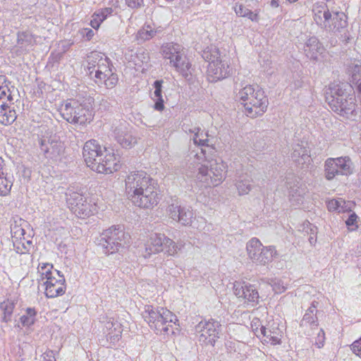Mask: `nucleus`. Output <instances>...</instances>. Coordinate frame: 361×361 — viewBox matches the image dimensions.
<instances>
[{
  "instance_id": "23",
  "label": "nucleus",
  "mask_w": 361,
  "mask_h": 361,
  "mask_svg": "<svg viewBox=\"0 0 361 361\" xmlns=\"http://www.w3.org/2000/svg\"><path fill=\"white\" fill-rule=\"evenodd\" d=\"M114 133L117 142L124 148H131L137 143V137L122 123L114 129Z\"/></svg>"
},
{
  "instance_id": "55",
  "label": "nucleus",
  "mask_w": 361,
  "mask_h": 361,
  "mask_svg": "<svg viewBox=\"0 0 361 361\" xmlns=\"http://www.w3.org/2000/svg\"><path fill=\"white\" fill-rule=\"evenodd\" d=\"M323 18L324 19V27L329 29V25H327V23L331 18V13H330L329 9L324 11Z\"/></svg>"
},
{
  "instance_id": "22",
  "label": "nucleus",
  "mask_w": 361,
  "mask_h": 361,
  "mask_svg": "<svg viewBox=\"0 0 361 361\" xmlns=\"http://www.w3.org/2000/svg\"><path fill=\"white\" fill-rule=\"evenodd\" d=\"M230 68L226 59L208 65L207 78L209 82H215L229 75Z\"/></svg>"
},
{
  "instance_id": "2",
  "label": "nucleus",
  "mask_w": 361,
  "mask_h": 361,
  "mask_svg": "<svg viewBox=\"0 0 361 361\" xmlns=\"http://www.w3.org/2000/svg\"><path fill=\"white\" fill-rule=\"evenodd\" d=\"M325 98L331 109L337 114L347 118L357 115L355 96L349 83L331 82L326 90Z\"/></svg>"
},
{
  "instance_id": "11",
  "label": "nucleus",
  "mask_w": 361,
  "mask_h": 361,
  "mask_svg": "<svg viewBox=\"0 0 361 361\" xmlns=\"http://www.w3.org/2000/svg\"><path fill=\"white\" fill-rule=\"evenodd\" d=\"M352 161L348 157L328 158L324 162V177L328 180H333L336 176H348L353 173Z\"/></svg>"
},
{
  "instance_id": "24",
  "label": "nucleus",
  "mask_w": 361,
  "mask_h": 361,
  "mask_svg": "<svg viewBox=\"0 0 361 361\" xmlns=\"http://www.w3.org/2000/svg\"><path fill=\"white\" fill-rule=\"evenodd\" d=\"M260 334L262 335L264 342L270 343L272 345L279 344L282 337V331L279 328V324L274 322L269 327L262 325Z\"/></svg>"
},
{
  "instance_id": "56",
  "label": "nucleus",
  "mask_w": 361,
  "mask_h": 361,
  "mask_svg": "<svg viewBox=\"0 0 361 361\" xmlns=\"http://www.w3.org/2000/svg\"><path fill=\"white\" fill-rule=\"evenodd\" d=\"M69 47H70V44H68L66 46H63V52H62V53H59V54H56V56H53V54H51V56L52 57L53 60H54V61H60V60H61V58H62V56H63V54L64 52H66V51L68 50V49L69 48Z\"/></svg>"
},
{
  "instance_id": "32",
  "label": "nucleus",
  "mask_w": 361,
  "mask_h": 361,
  "mask_svg": "<svg viewBox=\"0 0 361 361\" xmlns=\"http://www.w3.org/2000/svg\"><path fill=\"white\" fill-rule=\"evenodd\" d=\"M319 302L314 300L310 307L307 310L305 315L303 316L302 324L301 325H303L304 323L309 324L312 326H317L318 322H317V307Z\"/></svg>"
},
{
  "instance_id": "59",
  "label": "nucleus",
  "mask_w": 361,
  "mask_h": 361,
  "mask_svg": "<svg viewBox=\"0 0 361 361\" xmlns=\"http://www.w3.org/2000/svg\"><path fill=\"white\" fill-rule=\"evenodd\" d=\"M197 129H200V128H198V127H197V128L195 127V128H194L193 129H191V128L188 129L187 126H185V130L186 132H188H188H189V133H194V135H195V132H197Z\"/></svg>"
},
{
  "instance_id": "60",
  "label": "nucleus",
  "mask_w": 361,
  "mask_h": 361,
  "mask_svg": "<svg viewBox=\"0 0 361 361\" xmlns=\"http://www.w3.org/2000/svg\"><path fill=\"white\" fill-rule=\"evenodd\" d=\"M93 35H94L93 31L90 29L87 30V31L86 32V36H87V39H90Z\"/></svg>"
},
{
  "instance_id": "61",
  "label": "nucleus",
  "mask_w": 361,
  "mask_h": 361,
  "mask_svg": "<svg viewBox=\"0 0 361 361\" xmlns=\"http://www.w3.org/2000/svg\"><path fill=\"white\" fill-rule=\"evenodd\" d=\"M253 331L257 337L260 336V329H258V327H256L255 329H253Z\"/></svg>"
},
{
  "instance_id": "47",
  "label": "nucleus",
  "mask_w": 361,
  "mask_h": 361,
  "mask_svg": "<svg viewBox=\"0 0 361 361\" xmlns=\"http://www.w3.org/2000/svg\"><path fill=\"white\" fill-rule=\"evenodd\" d=\"M341 203H344V201L341 199L338 200H331L328 202L327 208L330 212L336 211L341 207Z\"/></svg>"
},
{
  "instance_id": "15",
  "label": "nucleus",
  "mask_w": 361,
  "mask_h": 361,
  "mask_svg": "<svg viewBox=\"0 0 361 361\" xmlns=\"http://www.w3.org/2000/svg\"><path fill=\"white\" fill-rule=\"evenodd\" d=\"M166 212L169 218L180 223L183 226H189L192 224L193 212L190 207L181 206L177 200H171L169 204Z\"/></svg>"
},
{
  "instance_id": "18",
  "label": "nucleus",
  "mask_w": 361,
  "mask_h": 361,
  "mask_svg": "<svg viewBox=\"0 0 361 361\" xmlns=\"http://www.w3.org/2000/svg\"><path fill=\"white\" fill-rule=\"evenodd\" d=\"M233 293L238 298H243L245 302L250 303L252 306L258 304L259 295L253 285L245 282L235 281L233 283Z\"/></svg>"
},
{
  "instance_id": "51",
  "label": "nucleus",
  "mask_w": 361,
  "mask_h": 361,
  "mask_svg": "<svg viewBox=\"0 0 361 361\" xmlns=\"http://www.w3.org/2000/svg\"><path fill=\"white\" fill-rule=\"evenodd\" d=\"M351 350L356 355L361 358V338L353 343Z\"/></svg>"
},
{
  "instance_id": "43",
  "label": "nucleus",
  "mask_w": 361,
  "mask_h": 361,
  "mask_svg": "<svg viewBox=\"0 0 361 361\" xmlns=\"http://www.w3.org/2000/svg\"><path fill=\"white\" fill-rule=\"evenodd\" d=\"M118 82V76L114 73L111 72L109 76H107L104 79L103 83L105 85L106 88L111 89L116 86Z\"/></svg>"
},
{
  "instance_id": "52",
  "label": "nucleus",
  "mask_w": 361,
  "mask_h": 361,
  "mask_svg": "<svg viewBox=\"0 0 361 361\" xmlns=\"http://www.w3.org/2000/svg\"><path fill=\"white\" fill-rule=\"evenodd\" d=\"M325 341V333L322 329L319 330V332L317 334L316 338L315 344L317 345L319 348L324 346Z\"/></svg>"
},
{
  "instance_id": "64",
  "label": "nucleus",
  "mask_w": 361,
  "mask_h": 361,
  "mask_svg": "<svg viewBox=\"0 0 361 361\" xmlns=\"http://www.w3.org/2000/svg\"><path fill=\"white\" fill-rule=\"evenodd\" d=\"M259 322V319H257L256 322L255 320H253L252 326L253 327L254 326H256L257 324H258Z\"/></svg>"
},
{
  "instance_id": "50",
  "label": "nucleus",
  "mask_w": 361,
  "mask_h": 361,
  "mask_svg": "<svg viewBox=\"0 0 361 361\" xmlns=\"http://www.w3.org/2000/svg\"><path fill=\"white\" fill-rule=\"evenodd\" d=\"M126 5L133 9L141 8L144 6L143 0H125Z\"/></svg>"
},
{
  "instance_id": "44",
  "label": "nucleus",
  "mask_w": 361,
  "mask_h": 361,
  "mask_svg": "<svg viewBox=\"0 0 361 361\" xmlns=\"http://www.w3.org/2000/svg\"><path fill=\"white\" fill-rule=\"evenodd\" d=\"M358 216L355 213H352L349 215L348 219L345 221V224L350 231H355L357 228V219Z\"/></svg>"
},
{
  "instance_id": "38",
  "label": "nucleus",
  "mask_w": 361,
  "mask_h": 361,
  "mask_svg": "<svg viewBox=\"0 0 361 361\" xmlns=\"http://www.w3.org/2000/svg\"><path fill=\"white\" fill-rule=\"evenodd\" d=\"M346 16L343 12H336L333 18V27L329 25V30L339 31L341 28L345 27L347 25Z\"/></svg>"
},
{
  "instance_id": "17",
  "label": "nucleus",
  "mask_w": 361,
  "mask_h": 361,
  "mask_svg": "<svg viewBox=\"0 0 361 361\" xmlns=\"http://www.w3.org/2000/svg\"><path fill=\"white\" fill-rule=\"evenodd\" d=\"M221 324L214 319L202 321L196 326V330L201 333V339L207 344L214 345L216 338L219 337Z\"/></svg>"
},
{
  "instance_id": "48",
  "label": "nucleus",
  "mask_w": 361,
  "mask_h": 361,
  "mask_svg": "<svg viewBox=\"0 0 361 361\" xmlns=\"http://www.w3.org/2000/svg\"><path fill=\"white\" fill-rule=\"evenodd\" d=\"M313 11L314 13V20L316 22L317 25H321L322 23V18H323V11L322 10L321 6H317L316 8L313 9Z\"/></svg>"
},
{
  "instance_id": "42",
  "label": "nucleus",
  "mask_w": 361,
  "mask_h": 361,
  "mask_svg": "<svg viewBox=\"0 0 361 361\" xmlns=\"http://www.w3.org/2000/svg\"><path fill=\"white\" fill-rule=\"evenodd\" d=\"M317 227L311 224L310 222H307L306 224H304V231L307 232V233H309L310 232L308 240L311 245L315 244L317 241Z\"/></svg>"
},
{
  "instance_id": "3",
  "label": "nucleus",
  "mask_w": 361,
  "mask_h": 361,
  "mask_svg": "<svg viewBox=\"0 0 361 361\" xmlns=\"http://www.w3.org/2000/svg\"><path fill=\"white\" fill-rule=\"evenodd\" d=\"M236 99L245 107L246 116L255 118L262 115L267 109L269 102L264 91L258 86L246 85L236 94Z\"/></svg>"
},
{
  "instance_id": "53",
  "label": "nucleus",
  "mask_w": 361,
  "mask_h": 361,
  "mask_svg": "<svg viewBox=\"0 0 361 361\" xmlns=\"http://www.w3.org/2000/svg\"><path fill=\"white\" fill-rule=\"evenodd\" d=\"M92 18V19L90 21V25L93 28L97 29L103 20L100 18V17L95 16V12L93 13Z\"/></svg>"
},
{
  "instance_id": "5",
  "label": "nucleus",
  "mask_w": 361,
  "mask_h": 361,
  "mask_svg": "<svg viewBox=\"0 0 361 361\" xmlns=\"http://www.w3.org/2000/svg\"><path fill=\"white\" fill-rule=\"evenodd\" d=\"M92 97L84 98L81 101L73 100L66 103L61 109L62 117L69 123L80 125L90 123L94 116Z\"/></svg>"
},
{
  "instance_id": "54",
  "label": "nucleus",
  "mask_w": 361,
  "mask_h": 361,
  "mask_svg": "<svg viewBox=\"0 0 361 361\" xmlns=\"http://www.w3.org/2000/svg\"><path fill=\"white\" fill-rule=\"evenodd\" d=\"M43 361H56L53 350H47L42 355Z\"/></svg>"
},
{
  "instance_id": "16",
  "label": "nucleus",
  "mask_w": 361,
  "mask_h": 361,
  "mask_svg": "<svg viewBox=\"0 0 361 361\" xmlns=\"http://www.w3.org/2000/svg\"><path fill=\"white\" fill-rule=\"evenodd\" d=\"M66 202L71 212L80 218H84L90 213L86 198L78 192L69 190L66 193Z\"/></svg>"
},
{
  "instance_id": "62",
  "label": "nucleus",
  "mask_w": 361,
  "mask_h": 361,
  "mask_svg": "<svg viewBox=\"0 0 361 361\" xmlns=\"http://www.w3.org/2000/svg\"><path fill=\"white\" fill-rule=\"evenodd\" d=\"M4 161L2 159H0V172L1 171H5L4 169Z\"/></svg>"
},
{
  "instance_id": "27",
  "label": "nucleus",
  "mask_w": 361,
  "mask_h": 361,
  "mask_svg": "<svg viewBox=\"0 0 361 361\" xmlns=\"http://www.w3.org/2000/svg\"><path fill=\"white\" fill-rule=\"evenodd\" d=\"M324 48L316 37H310L305 43L304 51L306 56L311 59H317L318 54H321Z\"/></svg>"
},
{
  "instance_id": "1",
  "label": "nucleus",
  "mask_w": 361,
  "mask_h": 361,
  "mask_svg": "<svg viewBox=\"0 0 361 361\" xmlns=\"http://www.w3.org/2000/svg\"><path fill=\"white\" fill-rule=\"evenodd\" d=\"M128 198L136 207L150 209L159 201L158 185L145 171H133L125 180Z\"/></svg>"
},
{
  "instance_id": "28",
  "label": "nucleus",
  "mask_w": 361,
  "mask_h": 361,
  "mask_svg": "<svg viewBox=\"0 0 361 361\" xmlns=\"http://www.w3.org/2000/svg\"><path fill=\"white\" fill-rule=\"evenodd\" d=\"M111 66L112 65L108 58L106 59L102 60V64H100L99 66L94 71V78H96L95 82L97 83L102 84L104 79L111 75V73L113 72Z\"/></svg>"
},
{
  "instance_id": "30",
  "label": "nucleus",
  "mask_w": 361,
  "mask_h": 361,
  "mask_svg": "<svg viewBox=\"0 0 361 361\" xmlns=\"http://www.w3.org/2000/svg\"><path fill=\"white\" fill-rule=\"evenodd\" d=\"M192 140L195 145L201 147V152L205 157L207 151H213L214 149L209 145L207 134H204L203 131H201V129H197Z\"/></svg>"
},
{
  "instance_id": "31",
  "label": "nucleus",
  "mask_w": 361,
  "mask_h": 361,
  "mask_svg": "<svg viewBox=\"0 0 361 361\" xmlns=\"http://www.w3.org/2000/svg\"><path fill=\"white\" fill-rule=\"evenodd\" d=\"M162 83L163 80H155L154 82V97L152 98L154 101V109L157 111H162L164 109V101L162 96Z\"/></svg>"
},
{
  "instance_id": "39",
  "label": "nucleus",
  "mask_w": 361,
  "mask_h": 361,
  "mask_svg": "<svg viewBox=\"0 0 361 361\" xmlns=\"http://www.w3.org/2000/svg\"><path fill=\"white\" fill-rule=\"evenodd\" d=\"M17 43L20 47L27 48L35 43L33 35L28 32L18 33Z\"/></svg>"
},
{
  "instance_id": "20",
  "label": "nucleus",
  "mask_w": 361,
  "mask_h": 361,
  "mask_svg": "<svg viewBox=\"0 0 361 361\" xmlns=\"http://www.w3.org/2000/svg\"><path fill=\"white\" fill-rule=\"evenodd\" d=\"M94 162L97 164L99 163L104 169L103 171H97V173L109 174L120 169V157L115 154L113 151L110 152L107 149L99 154Z\"/></svg>"
},
{
  "instance_id": "35",
  "label": "nucleus",
  "mask_w": 361,
  "mask_h": 361,
  "mask_svg": "<svg viewBox=\"0 0 361 361\" xmlns=\"http://www.w3.org/2000/svg\"><path fill=\"white\" fill-rule=\"evenodd\" d=\"M107 57H103L100 53L97 51L91 52L90 54L87 56V70L89 71V74L92 75L98 66L102 64V60L106 59Z\"/></svg>"
},
{
  "instance_id": "25",
  "label": "nucleus",
  "mask_w": 361,
  "mask_h": 361,
  "mask_svg": "<svg viewBox=\"0 0 361 361\" xmlns=\"http://www.w3.org/2000/svg\"><path fill=\"white\" fill-rule=\"evenodd\" d=\"M17 118V114L12 102L0 104V123L10 125Z\"/></svg>"
},
{
  "instance_id": "21",
  "label": "nucleus",
  "mask_w": 361,
  "mask_h": 361,
  "mask_svg": "<svg viewBox=\"0 0 361 361\" xmlns=\"http://www.w3.org/2000/svg\"><path fill=\"white\" fill-rule=\"evenodd\" d=\"M306 145L307 143L304 142L294 145L290 156L292 160L302 169L308 168L312 163L310 151Z\"/></svg>"
},
{
  "instance_id": "46",
  "label": "nucleus",
  "mask_w": 361,
  "mask_h": 361,
  "mask_svg": "<svg viewBox=\"0 0 361 361\" xmlns=\"http://www.w3.org/2000/svg\"><path fill=\"white\" fill-rule=\"evenodd\" d=\"M114 12V9L111 7H106L99 9L95 12V16L100 17L104 21L109 16H111Z\"/></svg>"
},
{
  "instance_id": "12",
  "label": "nucleus",
  "mask_w": 361,
  "mask_h": 361,
  "mask_svg": "<svg viewBox=\"0 0 361 361\" xmlns=\"http://www.w3.org/2000/svg\"><path fill=\"white\" fill-rule=\"evenodd\" d=\"M286 186L288 191V197L290 203L295 207L301 206L308 192L306 185L301 182L299 177L293 173L286 176Z\"/></svg>"
},
{
  "instance_id": "13",
  "label": "nucleus",
  "mask_w": 361,
  "mask_h": 361,
  "mask_svg": "<svg viewBox=\"0 0 361 361\" xmlns=\"http://www.w3.org/2000/svg\"><path fill=\"white\" fill-rule=\"evenodd\" d=\"M39 148L45 158L54 162L61 161L64 157V143L56 137H42Z\"/></svg>"
},
{
  "instance_id": "41",
  "label": "nucleus",
  "mask_w": 361,
  "mask_h": 361,
  "mask_svg": "<svg viewBox=\"0 0 361 361\" xmlns=\"http://www.w3.org/2000/svg\"><path fill=\"white\" fill-rule=\"evenodd\" d=\"M13 101L10 89L6 85H0V104H8Z\"/></svg>"
},
{
  "instance_id": "37",
  "label": "nucleus",
  "mask_w": 361,
  "mask_h": 361,
  "mask_svg": "<svg viewBox=\"0 0 361 361\" xmlns=\"http://www.w3.org/2000/svg\"><path fill=\"white\" fill-rule=\"evenodd\" d=\"M15 305L14 301L11 300H7L0 303V310L4 312L3 322H8L11 320Z\"/></svg>"
},
{
  "instance_id": "9",
  "label": "nucleus",
  "mask_w": 361,
  "mask_h": 361,
  "mask_svg": "<svg viewBox=\"0 0 361 361\" xmlns=\"http://www.w3.org/2000/svg\"><path fill=\"white\" fill-rule=\"evenodd\" d=\"M180 250L178 245L171 239L162 233L152 234L147 244L143 256L145 258L150 257L152 254H157L161 251L169 256H175Z\"/></svg>"
},
{
  "instance_id": "57",
  "label": "nucleus",
  "mask_w": 361,
  "mask_h": 361,
  "mask_svg": "<svg viewBox=\"0 0 361 361\" xmlns=\"http://www.w3.org/2000/svg\"><path fill=\"white\" fill-rule=\"evenodd\" d=\"M245 17L248 18L252 21L257 22L258 20V15L257 13H254L251 10L248 11L247 15H245Z\"/></svg>"
},
{
  "instance_id": "4",
  "label": "nucleus",
  "mask_w": 361,
  "mask_h": 361,
  "mask_svg": "<svg viewBox=\"0 0 361 361\" xmlns=\"http://www.w3.org/2000/svg\"><path fill=\"white\" fill-rule=\"evenodd\" d=\"M145 321L149 324L157 334H169L173 333L172 323L176 320V316L169 310L159 307L147 305L142 313Z\"/></svg>"
},
{
  "instance_id": "33",
  "label": "nucleus",
  "mask_w": 361,
  "mask_h": 361,
  "mask_svg": "<svg viewBox=\"0 0 361 361\" xmlns=\"http://www.w3.org/2000/svg\"><path fill=\"white\" fill-rule=\"evenodd\" d=\"M202 56V58L209 63V65L216 63L226 59V56H222L219 50L216 47L207 48L203 51Z\"/></svg>"
},
{
  "instance_id": "34",
  "label": "nucleus",
  "mask_w": 361,
  "mask_h": 361,
  "mask_svg": "<svg viewBox=\"0 0 361 361\" xmlns=\"http://www.w3.org/2000/svg\"><path fill=\"white\" fill-rule=\"evenodd\" d=\"M251 179L247 174L240 175L236 179L235 186L240 195H247L252 189Z\"/></svg>"
},
{
  "instance_id": "36",
  "label": "nucleus",
  "mask_w": 361,
  "mask_h": 361,
  "mask_svg": "<svg viewBox=\"0 0 361 361\" xmlns=\"http://www.w3.org/2000/svg\"><path fill=\"white\" fill-rule=\"evenodd\" d=\"M37 273L40 275L38 281H48L49 278H55L53 272V264L49 263H42L38 265Z\"/></svg>"
},
{
  "instance_id": "49",
  "label": "nucleus",
  "mask_w": 361,
  "mask_h": 361,
  "mask_svg": "<svg viewBox=\"0 0 361 361\" xmlns=\"http://www.w3.org/2000/svg\"><path fill=\"white\" fill-rule=\"evenodd\" d=\"M234 10L238 16L244 17L245 15H247V12L250 9L245 7L242 4H236Z\"/></svg>"
},
{
  "instance_id": "45",
  "label": "nucleus",
  "mask_w": 361,
  "mask_h": 361,
  "mask_svg": "<svg viewBox=\"0 0 361 361\" xmlns=\"http://www.w3.org/2000/svg\"><path fill=\"white\" fill-rule=\"evenodd\" d=\"M273 290L276 293H281L286 290V287L284 286L283 282L279 279H274L271 281L270 283Z\"/></svg>"
},
{
  "instance_id": "10",
  "label": "nucleus",
  "mask_w": 361,
  "mask_h": 361,
  "mask_svg": "<svg viewBox=\"0 0 361 361\" xmlns=\"http://www.w3.org/2000/svg\"><path fill=\"white\" fill-rule=\"evenodd\" d=\"M246 250L252 262L260 265L268 264L277 256L274 246H263L257 238H252L247 243Z\"/></svg>"
},
{
  "instance_id": "40",
  "label": "nucleus",
  "mask_w": 361,
  "mask_h": 361,
  "mask_svg": "<svg viewBox=\"0 0 361 361\" xmlns=\"http://www.w3.org/2000/svg\"><path fill=\"white\" fill-rule=\"evenodd\" d=\"M37 312L35 308L28 307L25 310V314L20 318V322L24 326H30L35 322Z\"/></svg>"
},
{
  "instance_id": "29",
  "label": "nucleus",
  "mask_w": 361,
  "mask_h": 361,
  "mask_svg": "<svg viewBox=\"0 0 361 361\" xmlns=\"http://www.w3.org/2000/svg\"><path fill=\"white\" fill-rule=\"evenodd\" d=\"M14 177L13 174L6 171L0 172V196L4 197L9 195L13 184Z\"/></svg>"
},
{
  "instance_id": "58",
  "label": "nucleus",
  "mask_w": 361,
  "mask_h": 361,
  "mask_svg": "<svg viewBox=\"0 0 361 361\" xmlns=\"http://www.w3.org/2000/svg\"><path fill=\"white\" fill-rule=\"evenodd\" d=\"M140 35H145V36H142V37L144 38L145 39H149L150 38H152L153 37L154 31L150 30V31H146L145 32H142Z\"/></svg>"
},
{
  "instance_id": "19",
  "label": "nucleus",
  "mask_w": 361,
  "mask_h": 361,
  "mask_svg": "<svg viewBox=\"0 0 361 361\" xmlns=\"http://www.w3.org/2000/svg\"><path fill=\"white\" fill-rule=\"evenodd\" d=\"M59 279L49 278L48 281H44L43 285L45 286L44 294L47 298H54L65 293L66 286L63 275L60 274V271L55 270Z\"/></svg>"
},
{
  "instance_id": "6",
  "label": "nucleus",
  "mask_w": 361,
  "mask_h": 361,
  "mask_svg": "<svg viewBox=\"0 0 361 361\" xmlns=\"http://www.w3.org/2000/svg\"><path fill=\"white\" fill-rule=\"evenodd\" d=\"M161 53L165 59H169L171 66L176 68L183 78L188 79L192 75V65L181 45L167 43L161 47Z\"/></svg>"
},
{
  "instance_id": "7",
  "label": "nucleus",
  "mask_w": 361,
  "mask_h": 361,
  "mask_svg": "<svg viewBox=\"0 0 361 361\" xmlns=\"http://www.w3.org/2000/svg\"><path fill=\"white\" fill-rule=\"evenodd\" d=\"M226 166L223 161L216 159L207 161L198 168L196 175L197 180L203 187L217 186L225 178Z\"/></svg>"
},
{
  "instance_id": "63",
  "label": "nucleus",
  "mask_w": 361,
  "mask_h": 361,
  "mask_svg": "<svg viewBox=\"0 0 361 361\" xmlns=\"http://www.w3.org/2000/svg\"><path fill=\"white\" fill-rule=\"evenodd\" d=\"M271 4L272 6H278V4L275 0H272Z\"/></svg>"
},
{
  "instance_id": "8",
  "label": "nucleus",
  "mask_w": 361,
  "mask_h": 361,
  "mask_svg": "<svg viewBox=\"0 0 361 361\" xmlns=\"http://www.w3.org/2000/svg\"><path fill=\"white\" fill-rule=\"evenodd\" d=\"M128 241V235L126 233L123 226H113L104 231L97 238V244L104 249L106 253L118 252L126 246Z\"/></svg>"
},
{
  "instance_id": "26",
  "label": "nucleus",
  "mask_w": 361,
  "mask_h": 361,
  "mask_svg": "<svg viewBox=\"0 0 361 361\" xmlns=\"http://www.w3.org/2000/svg\"><path fill=\"white\" fill-rule=\"evenodd\" d=\"M104 333L106 334L107 339L111 341H118L122 332L121 325L117 321L114 319H109L106 320L104 324Z\"/></svg>"
},
{
  "instance_id": "14",
  "label": "nucleus",
  "mask_w": 361,
  "mask_h": 361,
  "mask_svg": "<svg viewBox=\"0 0 361 361\" xmlns=\"http://www.w3.org/2000/svg\"><path fill=\"white\" fill-rule=\"evenodd\" d=\"M106 148L102 147L98 141L95 140H90L87 141L83 147L82 155L84 160L88 167L94 171H103L104 169L103 166L97 164L96 158L102 152H106Z\"/></svg>"
}]
</instances>
